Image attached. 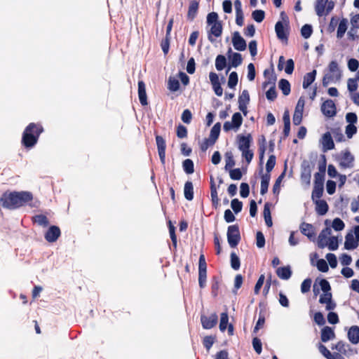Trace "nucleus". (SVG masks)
Masks as SVG:
<instances>
[{"label":"nucleus","instance_id":"obj_38","mask_svg":"<svg viewBox=\"0 0 359 359\" xmlns=\"http://www.w3.org/2000/svg\"><path fill=\"white\" fill-rule=\"evenodd\" d=\"M270 181V175L266 174L262 177L260 193L265 194L268 191V187Z\"/></svg>","mask_w":359,"mask_h":359},{"label":"nucleus","instance_id":"obj_2","mask_svg":"<svg viewBox=\"0 0 359 359\" xmlns=\"http://www.w3.org/2000/svg\"><path fill=\"white\" fill-rule=\"evenodd\" d=\"M326 228L323 229L319 233L317 245L320 248H327L330 250L334 251L339 248V243L341 239L339 236L332 235V229L330 226V221L328 219L325 222Z\"/></svg>","mask_w":359,"mask_h":359},{"label":"nucleus","instance_id":"obj_54","mask_svg":"<svg viewBox=\"0 0 359 359\" xmlns=\"http://www.w3.org/2000/svg\"><path fill=\"white\" fill-rule=\"evenodd\" d=\"M331 268L334 269L337 266V259L334 254L327 253L325 256Z\"/></svg>","mask_w":359,"mask_h":359},{"label":"nucleus","instance_id":"obj_13","mask_svg":"<svg viewBox=\"0 0 359 359\" xmlns=\"http://www.w3.org/2000/svg\"><path fill=\"white\" fill-rule=\"evenodd\" d=\"M232 44L233 48L238 51H243L246 49L247 44L245 39L239 32H235L232 36Z\"/></svg>","mask_w":359,"mask_h":359},{"label":"nucleus","instance_id":"obj_11","mask_svg":"<svg viewBox=\"0 0 359 359\" xmlns=\"http://www.w3.org/2000/svg\"><path fill=\"white\" fill-rule=\"evenodd\" d=\"M315 178L316 181L311 195L313 201L319 200L323 192V182L320 174L316 173Z\"/></svg>","mask_w":359,"mask_h":359},{"label":"nucleus","instance_id":"obj_53","mask_svg":"<svg viewBox=\"0 0 359 359\" xmlns=\"http://www.w3.org/2000/svg\"><path fill=\"white\" fill-rule=\"evenodd\" d=\"M357 132V128L353 124H348L346 126L345 133L348 138H352L353 135H355Z\"/></svg>","mask_w":359,"mask_h":359},{"label":"nucleus","instance_id":"obj_20","mask_svg":"<svg viewBox=\"0 0 359 359\" xmlns=\"http://www.w3.org/2000/svg\"><path fill=\"white\" fill-rule=\"evenodd\" d=\"M320 143L323 151H327L334 148V144L330 133H326L323 135Z\"/></svg>","mask_w":359,"mask_h":359},{"label":"nucleus","instance_id":"obj_14","mask_svg":"<svg viewBox=\"0 0 359 359\" xmlns=\"http://www.w3.org/2000/svg\"><path fill=\"white\" fill-rule=\"evenodd\" d=\"M221 129L219 123H217L212 128L208 139L205 140V148L215 144L217 140Z\"/></svg>","mask_w":359,"mask_h":359},{"label":"nucleus","instance_id":"obj_52","mask_svg":"<svg viewBox=\"0 0 359 359\" xmlns=\"http://www.w3.org/2000/svg\"><path fill=\"white\" fill-rule=\"evenodd\" d=\"M231 266L234 270H238L240 268V259L234 252L231 254Z\"/></svg>","mask_w":359,"mask_h":359},{"label":"nucleus","instance_id":"obj_12","mask_svg":"<svg viewBox=\"0 0 359 359\" xmlns=\"http://www.w3.org/2000/svg\"><path fill=\"white\" fill-rule=\"evenodd\" d=\"M321 111L327 117H333L336 115L337 109L334 102L331 100L325 101L321 105Z\"/></svg>","mask_w":359,"mask_h":359},{"label":"nucleus","instance_id":"obj_15","mask_svg":"<svg viewBox=\"0 0 359 359\" xmlns=\"http://www.w3.org/2000/svg\"><path fill=\"white\" fill-rule=\"evenodd\" d=\"M228 328V333L229 335L233 334V327L231 324H229V316L227 313L224 312L221 313L219 321V330L221 332H224Z\"/></svg>","mask_w":359,"mask_h":359},{"label":"nucleus","instance_id":"obj_49","mask_svg":"<svg viewBox=\"0 0 359 359\" xmlns=\"http://www.w3.org/2000/svg\"><path fill=\"white\" fill-rule=\"evenodd\" d=\"M358 85L357 79H348L347 81V88L348 91L352 93H355L358 89Z\"/></svg>","mask_w":359,"mask_h":359},{"label":"nucleus","instance_id":"obj_33","mask_svg":"<svg viewBox=\"0 0 359 359\" xmlns=\"http://www.w3.org/2000/svg\"><path fill=\"white\" fill-rule=\"evenodd\" d=\"M348 28V20L345 18H343L340 20L339 23V26L337 32V36L339 39H341L344 36Z\"/></svg>","mask_w":359,"mask_h":359},{"label":"nucleus","instance_id":"obj_48","mask_svg":"<svg viewBox=\"0 0 359 359\" xmlns=\"http://www.w3.org/2000/svg\"><path fill=\"white\" fill-rule=\"evenodd\" d=\"M265 16V13L262 10H255L252 13V17L257 22L263 21Z\"/></svg>","mask_w":359,"mask_h":359},{"label":"nucleus","instance_id":"obj_34","mask_svg":"<svg viewBox=\"0 0 359 359\" xmlns=\"http://www.w3.org/2000/svg\"><path fill=\"white\" fill-rule=\"evenodd\" d=\"M316 75V71L313 70L304 76L302 84L304 88H307L314 81Z\"/></svg>","mask_w":359,"mask_h":359},{"label":"nucleus","instance_id":"obj_61","mask_svg":"<svg viewBox=\"0 0 359 359\" xmlns=\"http://www.w3.org/2000/svg\"><path fill=\"white\" fill-rule=\"evenodd\" d=\"M250 194V188L247 183H241L240 187V194L243 198H246Z\"/></svg>","mask_w":359,"mask_h":359},{"label":"nucleus","instance_id":"obj_23","mask_svg":"<svg viewBox=\"0 0 359 359\" xmlns=\"http://www.w3.org/2000/svg\"><path fill=\"white\" fill-rule=\"evenodd\" d=\"M60 235V230L56 226H51L45 235V238L48 242H55Z\"/></svg>","mask_w":359,"mask_h":359},{"label":"nucleus","instance_id":"obj_60","mask_svg":"<svg viewBox=\"0 0 359 359\" xmlns=\"http://www.w3.org/2000/svg\"><path fill=\"white\" fill-rule=\"evenodd\" d=\"M301 33L303 37L308 39L312 34V27L311 25H305L302 27Z\"/></svg>","mask_w":359,"mask_h":359},{"label":"nucleus","instance_id":"obj_3","mask_svg":"<svg viewBox=\"0 0 359 359\" xmlns=\"http://www.w3.org/2000/svg\"><path fill=\"white\" fill-rule=\"evenodd\" d=\"M208 39L213 41L212 36L219 37L222 33V25L217 13L212 12L207 15Z\"/></svg>","mask_w":359,"mask_h":359},{"label":"nucleus","instance_id":"obj_39","mask_svg":"<svg viewBox=\"0 0 359 359\" xmlns=\"http://www.w3.org/2000/svg\"><path fill=\"white\" fill-rule=\"evenodd\" d=\"M264 217L266 224L268 226H271L273 223H272V219H271V217L270 204L269 203H266L264 205Z\"/></svg>","mask_w":359,"mask_h":359},{"label":"nucleus","instance_id":"obj_16","mask_svg":"<svg viewBox=\"0 0 359 359\" xmlns=\"http://www.w3.org/2000/svg\"><path fill=\"white\" fill-rule=\"evenodd\" d=\"M227 57L231 67H237L243 61L242 56L240 53L233 52L231 48H229L226 53Z\"/></svg>","mask_w":359,"mask_h":359},{"label":"nucleus","instance_id":"obj_27","mask_svg":"<svg viewBox=\"0 0 359 359\" xmlns=\"http://www.w3.org/2000/svg\"><path fill=\"white\" fill-rule=\"evenodd\" d=\"M138 96L140 103L142 105H147V97L146 93V88L144 83L142 81L138 82Z\"/></svg>","mask_w":359,"mask_h":359},{"label":"nucleus","instance_id":"obj_1","mask_svg":"<svg viewBox=\"0 0 359 359\" xmlns=\"http://www.w3.org/2000/svg\"><path fill=\"white\" fill-rule=\"evenodd\" d=\"M32 199L33 195L29 191H7L1 197L0 203L4 208L15 209L25 205Z\"/></svg>","mask_w":359,"mask_h":359},{"label":"nucleus","instance_id":"obj_62","mask_svg":"<svg viewBox=\"0 0 359 359\" xmlns=\"http://www.w3.org/2000/svg\"><path fill=\"white\" fill-rule=\"evenodd\" d=\"M276 164V157L273 155H271L269 156L266 164V169L268 172H270L272 169L274 168Z\"/></svg>","mask_w":359,"mask_h":359},{"label":"nucleus","instance_id":"obj_7","mask_svg":"<svg viewBox=\"0 0 359 359\" xmlns=\"http://www.w3.org/2000/svg\"><path fill=\"white\" fill-rule=\"evenodd\" d=\"M282 21L276 22L275 30L278 39L285 40L287 39V29L288 26V20L284 13H281Z\"/></svg>","mask_w":359,"mask_h":359},{"label":"nucleus","instance_id":"obj_30","mask_svg":"<svg viewBox=\"0 0 359 359\" xmlns=\"http://www.w3.org/2000/svg\"><path fill=\"white\" fill-rule=\"evenodd\" d=\"M335 337L334 330L332 328L326 326L324 328H323L321 331V340L323 342H326L329 340H331L334 339Z\"/></svg>","mask_w":359,"mask_h":359},{"label":"nucleus","instance_id":"obj_4","mask_svg":"<svg viewBox=\"0 0 359 359\" xmlns=\"http://www.w3.org/2000/svg\"><path fill=\"white\" fill-rule=\"evenodd\" d=\"M43 131L41 126L30 123L25 130L22 143L27 147H33L37 142L40 133Z\"/></svg>","mask_w":359,"mask_h":359},{"label":"nucleus","instance_id":"obj_6","mask_svg":"<svg viewBox=\"0 0 359 359\" xmlns=\"http://www.w3.org/2000/svg\"><path fill=\"white\" fill-rule=\"evenodd\" d=\"M334 4L329 0H316L315 10L318 16L327 15L334 8Z\"/></svg>","mask_w":359,"mask_h":359},{"label":"nucleus","instance_id":"obj_21","mask_svg":"<svg viewBox=\"0 0 359 359\" xmlns=\"http://www.w3.org/2000/svg\"><path fill=\"white\" fill-rule=\"evenodd\" d=\"M319 302L320 304L326 305V309L327 311L334 310L336 307V304L332 301L331 292L323 293L320 295Z\"/></svg>","mask_w":359,"mask_h":359},{"label":"nucleus","instance_id":"obj_25","mask_svg":"<svg viewBox=\"0 0 359 359\" xmlns=\"http://www.w3.org/2000/svg\"><path fill=\"white\" fill-rule=\"evenodd\" d=\"M348 340L353 344L359 342V327L357 325L351 326L348 331Z\"/></svg>","mask_w":359,"mask_h":359},{"label":"nucleus","instance_id":"obj_47","mask_svg":"<svg viewBox=\"0 0 359 359\" xmlns=\"http://www.w3.org/2000/svg\"><path fill=\"white\" fill-rule=\"evenodd\" d=\"M238 81V74L236 72H233L229 74L228 79V86L230 88H233L237 85Z\"/></svg>","mask_w":359,"mask_h":359},{"label":"nucleus","instance_id":"obj_45","mask_svg":"<svg viewBox=\"0 0 359 359\" xmlns=\"http://www.w3.org/2000/svg\"><path fill=\"white\" fill-rule=\"evenodd\" d=\"M279 88L285 95H289L290 92V85L287 80L281 79L279 81Z\"/></svg>","mask_w":359,"mask_h":359},{"label":"nucleus","instance_id":"obj_55","mask_svg":"<svg viewBox=\"0 0 359 359\" xmlns=\"http://www.w3.org/2000/svg\"><path fill=\"white\" fill-rule=\"evenodd\" d=\"M317 269L322 272H327L329 270L328 265L323 259H318L316 263Z\"/></svg>","mask_w":359,"mask_h":359},{"label":"nucleus","instance_id":"obj_51","mask_svg":"<svg viewBox=\"0 0 359 359\" xmlns=\"http://www.w3.org/2000/svg\"><path fill=\"white\" fill-rule=\"evenodd\" d=\"M183 168L184 171L188 174L194 172V163L191 159H186L183 162Z\"/></svg>","mask_w":359,"mask_h":359},{"label":"nucleus","instance_id":"obj_35","mask_svg":"<svg viewBox=\"0 0 359 359\" xmlns=\"http://www.w3.org/2000/svg\"><path fill=\"white\" fill-rule=\"evenodd\" d=\"M269 84V83H264L263 84L264 88H266ZM270 85L269 89L266 93V97L269 100H273L276 97L275 84L274 83H271Z\"/></svg>","mask_w":359,"mask_h":359},{"label":"nucleus","instance_id":"obj_28","mask_svg":"<svg viewBox=\"0 0 359 359\" xmlns=\"http://www.w3.org/2000/svg\"><path fill=\"white\" fill-rule=\"evenodd\" d=\"M318 285L320 287V290L323 292V293L330 292V285L327 280L322 279L319 280L318 283H315L313 285V292L315 294H316L319 291Z\"/></svg>","mask_w":359,"mask_h":359},{"label":"nucleus","instance_id":"obj_41","mask_svg":"<svg viewBox=\"0 0 359 359\" xmlns=\"http://www.w3.org/2000/svg\"><path fill=\"white\" fill-rule=\"evenodd\" d=\"M168 88L171 91H177L180 88V83L177 78L170 76L168 82Z\"/></svg>","mask_w":359,"mask_h":359},{"label":"nucleus","instance_id":"obj_19","mask_svg":"<svg viewBox=\"0 0 359 359\" xmlns=\"http://www.w3.org/2000/svg\"><path fill=\"white\" fill-rule=\"evenodd\" d=\"M252 141V136L250 134L246 135H238L237 136V142H238V149H248L250 147L251 143Z\"/></svg>","mask_w":359,"mask_h":359},{"label":"nucleus","instance_id":"obj_10","mask_svg":"<svg viewBox=\"0 0 359 359\" xmlns=\"http://www.w3.org/2000/svg\"><path fill=\"white\" fill-rule=\"evenodd\" d=\"M227 239L228 243L231 248H235L238 245L241 239V236L238 227L237 226L232 225L229 226L227 231Z\"/></svg>","mask_w":359,"mask_h":359},{"label":"nucleus","instance_id":"obj_24","mask_svg":"<svg viewBox=\"0 0 359 359\" xmlns=\"http://www.w3.org/2000/svg\"><path fill=\"white\" fill-rule=\"evenodd\" d=\"M156 140L161 161L164 163L165 158V142L161 136H156Z\"/></svg>","mask_w":359,"mask_h":359},{"label":"nucleus","instance_id":"obj_32","mask_svg":"<svg viewBox=\"0 0 359 359\" xmlns=\"http://www.w3.org/2000/svg\"><path fill=\"white\" fill-rule=\"evenodd\" d=\"M318 349L327 359H339L341 358V355L338 353H331L324 345L320 344Z\"/></svg>","mask_w":359,"mask_h":359},{"label":"nucleus","instance_id":"obj_56","mask_svg":"<svg viewBox=\"0 0 359 359\" xmlns=\"http://www.w3.org/2000/svg\"><path fill=\"white\" fill-rule=\"evenodd\" d=\"M230 177L233 180H239L242 178V172L239 168L231 169L229 171Z\"/></svg>","mask_w":359,"mask_h":359},{"label":"nucleus","instance_id":"obj_40","mask_svg":"<svg viewBox=\"0 0 359 359\" xmlns=\"http://www.w3.org/2000/svg\"><path fill=\"white\" fill-rule=\"evenodd\" d=\"M224 158H225V163H226L225 169L229 170V169L232 168L235 165V161L233 159V156L232 152L227 151L224 155Z\"/></svg>","mask_w":359,"mask_h":359},{"label":"nucleus","instance_id":"obj_29","mask_svg":"<svg viewBox=\"0 0 359 359\" xmlns=\"http://www.w3.org/2000/svg\"><path fill=\"white\" fill-rule=\"evenodd\" d=\"M316 204V211L320 215H324L327 213L328 210V205L325 201L324 200H316L313 201Z\"/></svg>","mask_w":359,"mask_h":359},{"label":"nucleus","instance_id":"obj_5","mask_svg":"<svg viewBox=\"0 0 359 359\" xmlns=\"http://www.w3.org/2000/svg\"><path fill=\"white\" fill-rule=\"evenodd\" d=\"M341 70L337 62L336 61H332L329 64L327 72L323 77V86H327L331 83L339 81L341 79Z\"/></svg>","mask_w":359,"mask_h":359},{"label":"nucleus","instance_id":"obj_43","mask_svg":"<svg viewBox=\"0 0 359 359\" xmlns=\"http://www.w3.org/2000/svg\"><path fill=\"white\" fill-rule=\"evenodd\" d=\"M285 170H284L280 174V175L277 178V180L273 185V194L278 195L280 193L281 182L283 180V178L285 177Z\"/></svg>","mask_w":359,"mask_h":359},{"label":"nucleus","instance_id":"obj_31","mask_svg":"<svg viewBox=\"0 0 359 359\" xmlns=\"http://www.w3.org/2000/svg\"><path fill=\"white\" fill-rule=\"evenodd\" d=\"M276 273L280 278L287 280L291 276L292 271L290 266H283L278 268Z\"/></svg>","mask_w":359,"mask_h":359},{"label":"nucleus","instance_id":"obj_50","mask_svg":"<svg viewBox=\"0 0 359 359\" xmlns=\"http://www.w3.org/2000/svg\"><path fill=\"white\" fill-rule=\"evenodd\" d=\"M34 222L38 224L39 225L43 226H47L48 225V220L47 217L42 215H39L34 217Z\"/></svg>","mask_w":359,"mask_h":359},{"label":"nucleus","instance_id":"obj_8","mask_svg":"<svg viewBox=\"0 0 359 359\" xmlns=\"http://www.w3.org/2000/svg\"><path fill=\"white\" fill-rule=\"evenodd\" d=\"M243 123V118L240 113H235L231 118V121H226L224 123V130L227 132L229 130L237 131Z\"/></svg>","mask_w":359,"mask_h":359},{"label":"nucleus","instance_id":"obj_57","mask_svg":"<svg viewBox=\"0 0 359 359\" xmlns=\"http://www.w3.org/2000/svg\"><path fill=\"white\" fill-rule=\"evenodd\" d=\"M231 207L235 213H238L242 210V203L239 201L238 199L235 198L231 201Z\"/></svg>","mask_w":359,"mask_h":359},{"label":"nucleus","instance_id":"obj_36","mask_svg":"<svg viewBox=\"0 0 359 359\" xmlns=\"http://www.w3.org/2000/svg\"><path fill=\"white\" fill-rule=\"evenodd\" d=\"M184 197L189 200L191 201L194 198V191H193V184L191 182H187L184 184Z\"/></svg>","mask_w":359,"mask_h":359},{"label":"nucleus","instance_id":"obj_37","mask_svg":"<svg viewBox=\"0 0 359 359\" xmlns=\"http://www.w3.org/2000/svg\"><path fill=\"white\" fill-rule=\"evenodd\" d=\"M198 8V2L196 1H191L189 4V11H188V18L190 19H194L197 13V11Z\"/></svg>","mask_w":359,"mask_h":359},{"label":"nucleus","instance_id":"obj_64","mask_svg":"<svg viewBox=\"0 0 359 359\" xmlns=\"http://www.w3.org/2000/svg\"><path fill=\"white\" fill-rule=\"evenodd\" d=\"M359 67V62L356 59H350L348 62V67L350 71L355 72Z\"/></svg>","mask_w":359,"mask_h":359},{"label":"nucleus","instance_id":"obj_9","mask_svg":"<svg viewBox=\"0 0 359 359\" xmlns=\"http://www.w3.org/2000/svg\"><path fill=\"white\" fill-rule=\"evenodd\" d=\"M304 105H305V98L304 97H300L297 101V105L295 107L294 112L293 114L292 121H293V123L295 126L299 125L302 121Z\"/></svg>","mask_w":359,"mask_h":359},{"label":"nucleus","instance_id":"obj_26","mask_svg":"<svg viewBox=\"0 0 359 359\" xmlns=\"http://www.w3.org/2000/svg\"><path fill=\"white\" fill-rule=\"evenodd\" d=\"M301 232L307 236L309 239H313L315 237V231L313 226L307 223H302L300 226Z\"/></svg>","mask_w":359,"mask_h":359},{"label":"nucleus","instance_id":"obj_42","mask_svg":"<svg viewBox=\"0 0 359 359\" xmlns=\"http://www.w3.org/2000/svg\"><path fill=\"white\" fill-rule=\"evenodd\" d=\"M240 151H241L242 157L245 159L248 164H250L254 156L252 150L248 147V149H240Z\"/></svg>","mask_w":359,"mask_h":359},{"label":"nucleus","instance_id":"obj_46","mask_svg":"<svg viewBox=\"0 0 359 359\" xmlns=\"http://www.w3.org/2000/svg\"><path fill=\"white\" fill-rule=\"evenodd\" d=\"M332 227L337 231H342L345 227L344 222L339 218H335L332 222Z\"/></svg>","mask_w":359,"mask_h":359},{"label":"nucleus","instance_id":"obj_17","mask_svg":"<svg viewBox=\"0 0 359 359\" xmlns=\"http://www.w3.org/2000/svg\"><path fill=\"white\" fill-rule=\"evenodd\" d=\"M354 157L348 151H343L341 154L340 165L343 168H352L353 165Z\"/></svg>","mask_w":359,"mask_h":359},{"label":"nucleus","instance_id":"obj_63","mask_svg":"<svg viewBox=\"0 0 359 359\" xmlns=\"http://www.w3.org/2000/svg\"><path fill=\"white\" fill-rule=\"evenodd\" d=\"M250 95L247 90H243L239 96L238 103H249Z\"/></svg>","mask_w":359,"mask_h":359},{"label":"nucleus","instance_id":"obj_18","mask_svg":"<svg viewBox=\"0 0 359 359\" xmlns=\"http://www.w3.org/2000/svg\"><path fill=\"white\" fill-rule=\"evenodd\" d=\"M217 316L216 313H212L210 316H202L201 323L204 329H211L217 323Z\"/></svg>","mask_w":359,"mask_h":359},{"label":"nucleus","instance_id":"obj_59","mask_svg":"<svg viewBox=\"0 0 359 359\" xmlns=\"http://www.w3.org/2000/svg\"><path fill=\"white\" fill-rule=\"evenodd\" d=\"M339 260L341 264L344 266H348L352 262L351 257L346 253L341 255V256L339 257Z\"/></svg>","mask_w":359,"mask_h":359},{"label":"nucleus","instance_id":"obj_22","mask_svg":"<svg viewBox=\"0 0 359 359\" xmlns=\"http://www.w3.org/2000/svg\"><path fill=\"white\" fill-rule=\"evenodd\" d=\"M359 242L354 238L352 232L348 233L345 237L344 248L348 250L358 248Z\"/></svg>","mask_w":359,"mask_h":359},{"label":"nucleus","instance_id":"obj_44","mask_svg":"<svg viewBox=\"0 0 359 359\" xmlns=\"http://www.w3.org/2000/svg\"><path fill=\"white\" fill-rule=\"evenodd\" d=\"M226 64V57L223 55H218L215 60V67L218 71L222 70Z\"/></svg>","mask_w":359,"mask_h":359},{"label":"nucleus","instance_id":"obj_58","mask_svg":"<svg viewBox=\"0 0 359 359\" xmlns=\"http://www.w3.org/2000/svg\"><path fill=\"white\" fill-rule=\"evenodd\" d=\"M256 245L259 248H262L265 245V238L263 233L258 231L256 235Z\"/></svg>","mask_w":359,"mask_h":359}]
</instances>
